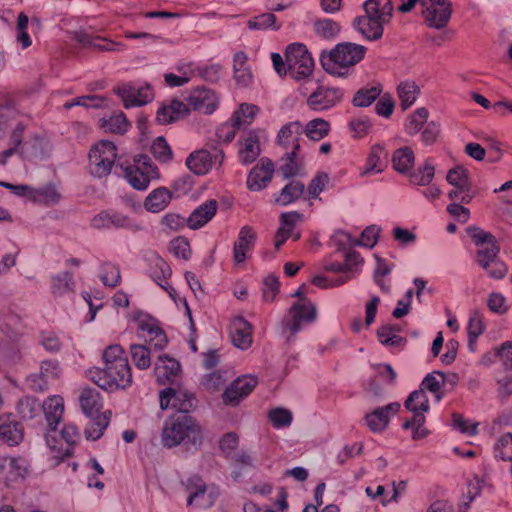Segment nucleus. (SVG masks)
<instances>
[{
  "label": "nucleus",
  "instance_id": "nucleus-27",
  "mask_svg": "<svg viewBox=\"0 0 512 512\" xmlns=\"http://www.w3.org/2000/svg\"><path fill=\"white\" fill-rule=\"evenodd\" d=\"M387 152L380 144L372 146L361 176L381 173L386 166Z\"/></svg>",
  "mask_w": 512,
  "mask_h": 512
},
{
  "label": "nucleus",
  "instance_id": "nucleus-51",
  "mask_svg": "<svg viewBox=\"0 0 512 512\" xmlns=\"http://www.w3.org/2000/svg\"><path fill=\"white\" fill-rule=\"evenodd\" d=\"M131 358L134 365L142 370L148 369L151 365L150 350L145 345L133 344L130 347Z\"/></svg>",
  "mask_w": 512,
  "mask_h": 512
},
{
  "label": "nucleus",
  "instance_id": "nucleus-6",
  "mask_svg": "<svg viewBox=\"0 0 512 512\" xmlns=\"http://www.w3.org/2000/svg\"><path fill=\"white\" fill-rule=\"evenodd\" d=\"M88 378L97 386L106 391H115L126 389L132 383V373L129 364H127V373L120 369L94 368L88 371Z\"/></svg>",
  "mask_w": 512,
  "mask_h": 512
},
{
  "label": "nucleus",
  "instance_id": "nucleus-32",
  "mask_svg": "<svg viewBox=\"0 0 512 512\" xmlns=\"http://www.w3.org/2000/svg\"><path fill=\"white\" fill-rule=\"evenodd\" d=\"M187 112L188 108L183 102L172 100L170 104L158 109L156 119L160 124H168L186 115Z\"/></svg>",
  "mask_w": 512,
  "mask_h": 512
},
{
  "label": "nucleus",
  "instance_id": "nucleus-29",
  "mask_svg": "<svg viewBox=\"0 0 512 512\" xmlns=\"http://www.w3.org/2000/svg\"><path fill=\"white\" fill-rule=\"evenodd\" d=\"M103 362V368L110 366V370L118 368L127 373L128 359L125 356L124 349L118 344L110 345L104 350Z\"/></svg>",
  "mask_w": 512,
  "mask_h": 512
},
{
  "label": "nucleus",
  "instance_id": "nucleus-54",
  "mask_svg": "<svg viewBox=\"0 0 512 512\" xmlns=\"http://www.w3.org/2000/svg\"><path fill=\"white\" fill-rule=\"evenodd\" d=\"M60 435L67 444V447L63 450V457H69L72 454L73 446L79 442L80 433L75 425L66 424L63 426Z\"/></svg>",
  "mask_w": 512,
  "mask_h": 512
},
{
  "label": "nucleus",
  "instance_id": "nucleus-55",
  "mask_svg": "<svg viewBox=\"0 0 512 512\" xmlns=\"http://www.w3.org/2000/svg\"><path fill=\"white\" fill-rule=\"evenodd\" d=\"M498 253L499 247L496 245V242L490 243V245L478 250L476 261L484 270H488L490 264L498 260Z\"/></svg>",
  "mask_w": 512,
  "mask_h": 512
},
{
  "label": "nucleus",
  "instance_id": "nucleus-20",
  "mask_svg": "<svg viewBox=\"0 0 512 512\" xmlns=\"http://www.w3.org/2000/svg\"><path fill=\"white\" fill-rule=\"evenodd\" d=\"M303 215L297 211L284 212L280 216V227L276 231L274 246L279 250L292 235L297 223L301 222Z\"/></svg>",
  "mask_w": 512,
  "mask_h": 512
},
{
  "label": "nucleus",
  "instance_id": "nucleus-58",
  "mask_svg": "<svg viewBox=\"0 0 512 512\" xmlns=\"http://www.w3.org/2000/svg\"><path fill=\"white\" fill-rule=\"evenodd\" d=\"M380 93L381 89L378 86H373L369 89H361L355 94L353 104L359 107H367L376 100Z\"/></svg>",
  "mask_w": 512,
  "mask_h": 512
},
{
  "label": "nucleus",
  "instance_id": "nucleus-64",
  "mask_svg": "<svg viewBox=\"0 0 512 512\" xmlns=\"http://www.w3.org/2000/svg\"><path fill=\"white\" fill-rule=\"evenodd\" d=\"M152 277L154 281L161 287H164L163 282L170 277L171 269L169 265L160 257L154 259V267Z\"/></svg>",
  "mask_w": 512,
  "mask_h": 512
},
{
  "label": "nucleus",
  "instance_id": "nucleus-38",
  "mask_svg": "<svg viewBox=\"0 0 512 512\" xmlns=\"http://www.w3.org/2000/svg\"><path fill=\"white\" fill-rule=\"evenodd\" d=\"M401 328L397 324H386L377 331L379 341L387 347H401L406 340L399 335Z\"/></svg>",
  "mask_w": 512,
  "mask_h": 512
},
{
  "label": "nucleus",
  "instance_id": "nucleus-42",
  "mask_svg": "<svg viewBox=\"0 0 512 512\" xmlns=\"http://www.w3.org/2000/svg\"><path fill=\"white\" fill-rule=\"evenodd\" d=\"M172 407L179 414H188L196 407V399L194 395L187 390H174L172 395Z\"/></svg>",
  "mask_w": 512,
  "mask_h": 512
},
{
  "label": "nucleus",
  "instance_id": "nucleus-56",
  "mask_svg": "<svg viewBox=\"0 0 512 512\" xmlns=\"http://www.w3.org/2000/svg\"><path fill=\"white\" fill-rule=\"evenodd\" d=\"M102 127L106 131L121 134L127 130L128 121L123 112H118L111 115L108 119H104Z\"/></svg>",
  "mask_w": 512,
  "mask_h": 512
},
{
  "label": "nucleus",
  "instance_id": "nucleus-61",
  "mask_svg": "<svg viewBox=\"0 0 512 512\" xmlns=\"http://www.w3.org/2000/svg\"><path fill=\"white\" fill-rule=\"evenodd\" d=\"M120 271L117 266L105 263L101 267L100 279L105 286L115 287L120 283Z\"/></svg>",
  "mask_w": 512,
  "mask_h": 512
},
{
  "label": "nucleus",
  "instance_id": "nucleus-46",
  "mask_svg": "<svg viewBox=\"0 0 512 512\" xmlns=\"http://www.w3.org/2000/svg\"><path fill=\"white\" fill-rule=\"evenodd\" d=\"M398 96L403 110L409 108L417 99L419 87L413 81H404L398 85Z\"/></svg>",
  "mask_w": 512,
  "mask_h": 512
},
{
  "label": "nucleus",
  "instance_id": "nucleus-43",
  "mask_svg": "<svg viewBox=\"0 0 512 512\" xmlns=\"http://www.w3.org/2000/svg\"><path fill=\"white\" fill-rule=\"evenodd\" d=\"M404 406L414 415H424V413L429 410V400L425 391L421 388L410 393L404 403Z\"/></svg>",
  "mask_w": 512,
  "mask_h": 512
},
{
  "label": "nucleus",
  "instance_id": "nucleus-2",
  "mask_svg": "<svg viewBox=\"0 0 512 512\" xmlns=\"http://www.w3.org/2000/svg\"><path fill=\"white\" fill-rule=\"evenodd\" d=\"M366 53L362 45L343 42L337 44L329 52L323 51L320 55V63L323 69L334 76L345 77L351 67L360 62Z\"/></svg>",
  "mask_w": 512,
  "mask_h": 512
},
{
  "label": "nucleus",
  "instance_id": "nucleus-40",
  "mask_svg": "<svg viewBox=\"0 0 512 512\" xmlns=\"http://www.w3.org/2000/svg\"><path fill=\"white\" fill-rule=\"evenodd\" d=\"M410 183L418 186H428L435 175V167L430 159L420 165L416 170L408 172Z\"/></svg>",
  "mask_w": 512,
  "mask_h": 512
},
{
  "label": "nucleus",
  "instance_id": "nucleus-8",
  "mask_svg": "<svg viewBox=\"0 0 512 512\" xmlns=\"http://www.w3.org/2000/svg\"><path fill=\"white\" fill-rule=\"evenodd\" d=\"M127 182L137 190H145L153 179L159 178L158 168L151 158L139 155L135 158L134 165L125 169Z\"/></svg>",
  "mask_w": 512,
  "mask_h": 512
},
{
  "label": "nucleus",
  "instance_id": "nucleus-12",
  "mask_svg": "<svg viewBox=\"0 0 512 512\" xmlns=\"http://www.w3.org/2000/svg\"><path fill=\"white\" fill-rule=\"evenodd\" d=\"M91 227L98 230L129 229L139 230L140 227L127 215L109 209L96 214L91 220Z\"/></svg>",
  "mask_w": 512,
  "mask_h": 512
},
{
  "label": "nucleus",
  "instance_id": "nucleus-10",
  "mask_svg": "<svg viewBox=\"0 0 512 512\" xmlns=\"http://www.w3.org/2000/svg\"><path fill=\"white\" fill-rule=\"evenodd\" d=\"M187 490L189 491L187 504H194L199 508L211 507L220 494L217 486H207L203 480L198 477L188 479Z\"/></svg>",
  "mask_w": 512,
  "mask_h": 512
},
{
  "label": "nucleus",
  "instance_id": "nucleus-48",
  "mask_svg": "<svg viewBox=\"0 0 512 512\" xmlns=\"http://www.w3.org/2000/svg\"><path fill=\"white\" fill-rule=\"evenodd\" d=\"M376 267L373 274L374 282L379 286V288L388 292L390 290V285L387 281L384 280V277L390 274L393 266L390 265L386 260L376 256Z\"/></svg>",
  "mask_w": 512,
  "mask_h": 512
},
{
  "label": "nucleus",
  "instance_id": "nucleus-19",
  "mask_svg": "<svg viewBox=\"0 0 512 512\" xmlns=\"http://www.w3.org/2000/svg\"><path fill=\"white\" fill-rule=\"evenodd\" d=\"M230 336L237 348L247 349L252 344V325L242 316H236L230 324Z\"/></svg>",
  "mask_w": 512,
  "mask_h": 512
},
{
  "label": "nucleus",
  "instance_id": "nucleus-7",
  "mask_svg": "<svg viewBox=\"0 0 512 512\" xmlns=\"http://www.w3.org/2000/svg\"><path fill=\"white\" fill-rule=\"evenodd\" d=\"M288 74L296 79L309 77L314 68V61L307 48L301 43L290 44L285 53Z\"/></svg>",
  "mask_w": 512,
  "mask_h": 512
},
{
  "label": "nucleus",
  "instance_id": "nucleus-23",
  "mask_svg": "<svg viewBox=\"0 0 512 512\" xmlns=\"http://www.w3.org/2000/svg\"><path fill=\"white\" fill-rule=\"evenodd\" d=\"M217 201L207 200L198 206L187 218V224L191 229H198L208 223L216 214Z\"/></svg>",
  "mask_w": 512,
  "mask_h": 512
},
{
  "label": "nucleus",
  "instance_id": "nucleus-22",
  "mask_svg": "<svg viewBox=\"0 0 512 512\" xmlns=\"http://www.w3.org/2000/svg\"><path fill=\"white\" fill-rule=\"evenodd\" d=\"M42 409L45 414L47 425L50 432H55L57 425L61 422L64 413V401L60 396H51L43 404Z\"/></svg>",
  "mask_w": 512,
  "mask_h": 512
},
{
  "label": "nucleus",
  "instance_id": "nucleus-34",
  "mask_svg": "<svg viewBox=\"0 0 512 512\" xmlns=\"http://www.w3.org/2000/svg\"><path fill=\"white\" fill-rule=\"evenodd\" d=\"M61 198V190L54 183H47L41 187L34 188V202L52 206L58 204Z\"/></svg>",
  "mask_w": 512,
  "mask_h": 512
},
{
  "label": "nucleus",
  "instance_id": "nucleus-47",
  "mask_svg": "<svg viewBox=\"0 0 512 512\" xmlns=\"http://www.w3.org/2000/svg\"><path fill=\"white\" fill-rule=\"evenodd\" d=\"M41 408V403L31 396L23 397L17 404V411L23 419H33L39 414Z\"/></svg>",
  "mask_w": 512,
  "mask_h": 512
},
{
  "label": "nucleus",
  "instance_id": "nucleus-49",
  "mask_svg": "<svg viewBox=\"0 0 512 512\" xmlns=\"http://www.w3.org/2000/svg\"><path fill=\"white\" fill-rule=\"evenodd\" d=\"M258 111V107L253 104H242L237 111L234 112L232 118L235 120L238 128L245 129L250 125Z\"/></svg>",
  "mask_w": 512,
  "mask_h": 512
},
{
  "label": "nucleus",
  "instance_id": "nucleus-60",
  "mask_svg": "<svg viewBox=\"0 0 512 512\" xmlns=\"http://www.w3.org/2000/svg\"><path fill=\"white\" fill-rule=\"evenodd\" d=\"M153 156L162 163H166L172 158V151L163 137L156 138L151 145Z\"/></svg>",
  "mask_w": 512,
  "mask_h": 512
},
{
  "label": "nucleus",
  "instance_id": "nucleus-17",
  "mask_svg": "<svg viewBox=\"0 0 512 512\" xmlns=\"http://www.w3.org/2000/svg\"><path fill=\"white\" fill-rule=\"evenodd\" d=\"M400 407L398 402H392L386 406L376 408L366 414L364 417L365 424L372 432H381L387 427L390 417L398 413Z\"/></svg>",
  "mask_w": 512,
  "mask_h": 512
},
{
  "label": "nucleus",
  "instance_id": "nucleus-57",
  "mask_svg": "<svg viewBox=\"0 0 512 512\" xmlns=\"http://www.w3.org/2000/svg\"><path fill=\"white\" fill-rule=\"evenodd\" d=\"M314 29L319 36L325 39L335 38L340 31L339 25L331 19H322L316 21L314 24Z\"/></svg>",
  "mask_w": 512,
  "mask_h": 512
},
{
  "label": "nucleus",
  "instance_id": "nucleus-31",
  "mask_svg": "<svg viewBox=\"0 0 512 512\" xmlns=\"http://www.w3.org/2000/svg\"><path fill=\"white\" fill-rule=\"evenodd\" d=\"M23 438L22 426L9 418H0V439L9 446H15Z\"/></svg>",
  "mask_w": 512,
  "mask_h": 512
},
{
  "label": "nucleus",
  "instance_id": "nucleus-45",
  "mask_svg": "<svg viewBox=\"0 0 512 512\" xmlns=\"http://www.w3.org/2000/svg\"><path fill=\"white\" fill-rule=\"evenodd\" d=\"M91 420L85 428V435L88 440L99 439L109 424V416L107 413L89 417Z\"/></svg>",
  "mask_w": 512,
  "mask_h": 512
},
{
  "label": "nucleus",
  "instance_id": "nucleus-62",
  "mask_svg": "<svg viewBox=\"0 0 512 512\" xmlns=\"http://www.w3.org/2000/svg\"><path fill=\"white\" fill-rule=\"evenodd\" d=\"M276 17L272 13L258 15L248 21V27L253 30H264L273 27L275 30L280 26L275 25Z\"/></svg>",
  "mask_w": 512,
  "mask_h": 512
},
{
  "label": "nucleus",
  "instance_id": "nucleus-50",
  "mask_svg": "<svg viewBox=\"0 0 512 512\" xmlns=\"http://www.w3.org/2000/svg\"><path fill=\"white\" fill-rule=\"evenodd\" d=\"M329 131V124L321 118H316L309 121L305 127L306 136L314 141H319L324 138Z\"/></svg>",
  "mask_w": 512,
  "mask_h": 512
},
{
  "label": "nucleus",
  "instance_id": "nucleus-24",
  "mask_svg": "<svg viewBox=\"0 0 512 512\" xmlns=\"http://www.w3.org/2000/svg\"><path fill=\"white\" fill-rule=\"evenodd\" d=\"M26 463L22 458L0 457V477L13 482L26 474Z\"/></svg>",
  "mask_w": 512,
  "mask_h": 512
},
{
  "label": "nucleus",
  "instance_id": "nucleus-59",
  "mask_svg": "<svg viewBox=\"0 0 512 512\" xmlns=\"http://www.w3.org/2000/svg\"><path fill=\"white\" fill-rule=\"evenodd\" d=\"M295 156L296 153H292V151H286L282 157V164L279 170L284 178L300 175L301 169L298 163L295 161Z\"/></svg>",
  "mask_w": 512,
  "mask_h": 512
},
{
  "label": "nucleus",
  "instance_id": "nucleus-21",
  "mask_svg": "<svg viewBox=\"0 0 512 512\" xmlns=\"http://www.w3.org/2000/svg\"><path fill=\"white\" fill-rule=\"evenodd\" d=\"M303 133V126L299 121H293L284 125L278 133V144L286 151L296 153L299 149V138Z\"/></svg>",
  "mask_w": 512,
  "mask_h": 512
},
{
  "label": "nucleus",
  "instance_id": "nucleus-13",
  "mask_svg": "<svg viewBox=\"0 0 512 512\" xmlns=\"http://www.w3.org/2000/svg\"><path fill=\"white\" fill-rule=\"evenodd\" d=\"M224 160V152L220 149H214L209 152L206 149H200L192 152L186 159L187 168L196 175L206 174L213 166L221 165Z\"/></svg>",
  "mask_w": 512,
  "mask_h": 512
},
{
  "label": "nucleus",
  "instance_id": "nucleus-63",
  "mask_svg": "<svg viewBox=\"0 0 512 512\" xmlns=\"http://www.w3.org/2000/svg\"><path fill=\"white\" fill-rule=\"evenodd\" d=\"M269 419L276 428L287 427L292 422V413L284 408H275L269 412Z\"/></svg>",
  "mask_w": 512,
  "mask_h": 512
},
{
  "label": "nucleus",
  "instance_id": "nucleus-14",
  "mask_svg": "<svg viewBox=\"0 0 512 512\" xmlns=\"http://www.w3.org/2000/svg\"><path fill=\"white\" fill-rule=\"evenodd\" d=\"M342 98V92L336 88L319 86L307 98L310 109L321 112L335 106Z\"/></svg>",
  "mask_w": 512,
  "mask_h": 512
},
{
  "label": "nucleus",
  "instance_id": "nucleus-44",
  "mask_svg": "<svg viewBox=\"0 0 512 512\" xmlns=\"http://www.w3.org/2000/svg\"><path fill=\"white\" fill-rule=\"evenodd\" d=\"M304 192V184L300 181H291L285 185L279 196L276 198V202L282 206H286L299 199Z\"/></svg>",
  "mask_w": 512,
  "mask_h": 512
},
{
  "label": "nucleus",
  "instance_id": "nucleus-36",
  "mask_svg": "<svg viewBox=\"0 0 512 512\" xmlns=\"http://www.w3.org/2000/svg\"><path fill=\"white\" fill-rule=\"evenodd\" d=\"M80 405L87 417H94L99 414L102 408L101 397L95 389H84L80 395Z\"/></svg>",
  "mask_w": 512,
  "mask_h": 512
},
{
  "label": "nucleus",
  "instance_id": "nucleus-35",
  "mask_svg": "<svg viewBox=\"0 0 512 512\" xmlns=\"http://www.w3.org/2000/svg\"><path fill=\"white\" fill-rule=\"evenodd\" d=\"M171 200L168 189L161 187L153 190L145 199L144 207L147 211L158 213L164 210Z\"/></svg>",
  "mask_w": 512,
  "mask_h": 512
},
{
  "label": "nucleus",
  "instance_id": "nucleus-37",
  "mask_svg": "<svg viewBox=\"0 0 512 512\" xmlns=\"http://www.w3.org/2000/svg\"><path fill=\"white\" fill-rule=\"evenodd\" d=\"M415 161V155L410 147H401L392 155L393 168L400 174H408Z\"/></svg>",
  "mask_w": 512,
  "mask_h": 512
},
{
  "label": "nucleus",
  "instance_id": "nucleus-4",
  "mask_svg": "<svg viewBox=\"0 0 512 512\" xmlns=\"http://www.w3.org/2000/svg\"><path fill=\"white\" fill-rule=\"evenodd\" d=\"M303 295L302 286L293 294L299 299L291 305L288 315L283 320L284 329L291 335L298 333L306 324L313 323L317 316L316 306Z\"/></svg>",
  "mask_w": 512,
  "mask_h": 512
},
{
  "label": "nucleus",
  "instance_id": "nucleus-39",
  "mask_svg": "<svg viewBox=\"0 0 512 512\" xmlns=\"http://www.w3.org/2000/svg\"><path fill=\"white\" fill-rule=\"evenodd\" d=\"M75 281L70 272H61L51 278V292L55 297H61L73 293Z\"/></svg>",
  "mask_w": 512,
  "mask_h": 512
},
{
  "label": "nucleus",
  "instance_id": "nucleus-18",
  "mask_svg": "<svg viewBox=\"0 0 512 512\" xmlns=\"http://www.w3.org/2000/svg\"><path fill=\"white\" fill-rule=\"evenodd\" d=\"M274 165L269 159H261L249 173L247 186L250 190L259 191L272 180Z\"/></svg>",
  "mask_w": 512,
  "mask_h": 512
},
{
  "label": "nucleus",
  "instance_id": "nucleus-53",
  "mask_svg": "<svg viewBox=\"0 0 512 512\" xmlns=\"http://www.w3.org/2000/svg\"><path fill=\"white\" fill-rule=\"evenodd\" d=\"M494 454L496 458L503 461L512 460V434L505 433L498 438L494 445Z\"/></svg>",
  "mask_w": 512,
  "mask_h": 512
},
{
  "label": "nucleus",
  "instance_id": "nucleus-52",
  "mask_svg": "<svg viewBox=\"0 0 512 512\" xmlns=\"http://www.w3.org/2000/svg\"><path fill=\"white\" fill-rule=\"evenodd\" d=\"M447 182L461 190H469L471 185L468 177V172L461 166L450 169L446 175Z\"/></svg>",
  "mask_w": 512,
  "mask_h": 512
},
{
  "label": "nucleus",
  "instance_id": "nucleus-30",
  "mask_svg": "<svg viewBox=\"0 0 512 512\" xmlns=\"http://www.w3.org/2000/svg\"><path fill=\"white\" fill-rule=\"evenodd\" d=\"M180 371V364L177 360L168 355H160L155 364V375L158 382L164 384Z\"/></svg>",
  "mask_w": 512,
  "mask_h": 512
},
{
  "label": "nucleus",
  "instance_id": "nucleus-5",
  "mask_svg": "<svg viewBox=\"0 0 512 512\" xmlns=\"http://www.w3.org/2000/svg\"><path fill=\"white\" fill-rule=\"evenodd\" d=\"M117 158V149L114 143L102 140L96 143L89 152V171L98 178L110 174Z\"/></svg>",
  "mask_w": 512,
  "mask_h": 512
},
{
  "label": "nucleus",
  "instance_id": "nucleus-15",
  "mask_svg": "<svg viewBox=\"0 0 512 512\" xmlns=\"http://www.w3.org/2000/svg\"><path fill=\"white\" fill-rule=\"evenodd\" d=\"M258 381L253 375L238 377L225 390L223 401L228 405H237L240 400L248 396L256 387Z\"/></svg>",
  "mask_w": 512,
  "mask_h": 512
},
{
  "label": "nucleus",
  "instance_id": "nucleus-41",
  "mask_svg": "<svg viewBox=\"0 0 512 512\" xmlns=\"http://www.w3.org/2000/svg\"><path fill=\"white\" fill-rule=\"evenodd\" d=\"M363 259L355 251H349L345 254V261L343 262L345 276H339L334 285H342L348 280L355 277L359 271V267L362 265Z\"/></svg>",
  "mask_w": 512,
  "mask_h": 512
},
{
  "label": "nucleus",
  "instance_id": "nucleus-28",
  "mask_svg": "<svg viewBox=\"0 0 512 512\" xmlns=\"http://www.w3.org/2000/svg\"><path fill=\"white\" fill-rule=\"evenodd\" d=\"M138 329L147 333L149 342L155 349L161 350L166 346L167 338L164 331L159 328L152 319H139Z\"/></svg>",
  "mask_w": 512,
  "mask_h": 512
},
{
  "label": "nucleus",
  "instance_id": "nucleus-11",
  "mask_svg": "<svg viewBox=\"0 0 512 512\" xmlns=\"http://www.w3.org/2000/svg\"><path fill=\"white\" fill-rule=\"evenodd\" d=\"M420 5L428 26L442 29L449 22L452 10L448 0H421Z\"/></svg>",
  "mask_w": 512,
  "mask_h": 512
},
{
  "label": "nucleus",
  "instance_id": "nucleus-33",
  "mask_svg": "<svg viewBox=\"0 0 512 512\" xmlns=\"http://www.w3.org/2000/svg\"><path fill=\"white\" fill-rule=\"evenodd\" d=\"M233 70L234 78L238 85L247 87L252 83V72L247 63V55L244 52H237L234 55Z\"/></svg>",
  "mask_w": 512,
  "mask_h": 512
},
{
  "label": "nucleus",
  "instance_id": "nucleus-16",
  "mask_svg": "<svg viewBox=\"0 0 512 512\" xmlns=\"http://www.w3.org/2000/svg\"><path fill=\"white\" fill-rule=\"evenodd\" d=\"M188 105L193 109L204 114H212L218 104L215 93L205 87H197L193 89L188 98Z\"/></svg>",
  "mask_w": 512,
  "mask_h": 512
},
{
  "label": "nucleus",
  "instance_id": "nucleus-26",
  "mask_svg": "<svg viewBox=\"0 0 512 512\" xmlns=\"http://www.w3.org/2000/svg\"><path fill=\"white\" fill-rule=\"evenodd\" d=\"M261 153L259 137L256 132L251 131L243 139L239 151L238 158L243 165L253 163Z\"/></svg>",
  "mask_w": 512,
  "mask_h": 512
},
{
  "label": "nucleus",
  "instance_id": "nucleus-1",
  "mask_svg": "<svg viewBox=\"0 0 512 512\" xmlns=\"http://www.w3.org/2000/svg\"><path fill=\"white\" fill-rule=\"evenodd\" d=\"M202 441L200 427L188 414H176L164 423L162 429V444L172 448L182 442L187 448L197 449Z\"/></svg>",
  "mask_w": 512,
  "mask_h": 512
},
{
  "label": "nucleus",
  "instance_id": "nucleus-25",
  "mask_svg": "<svg viewBox=\"0 0 512 512\" xmlns=\"http://www.w3.org/2000/svg\"><path fill=\"white\" fill-rule=\"evenodd\" d=\"M255 239L256 236L251 227L244 226L241 228L233 248L236 263H243L246 260L247 253L252 250Z\"/></svg>",
  "mask_w": 512,
  "mask_h": 512
},
{
  "label": "nucleus",
  "instance_id": "nucleus-9",
  "mask_svg": "<svg viewBox=\"0 0 512 512\" xmlns=\"http://www.w3.org/2000/svg\"><path fill=\"white\" fill-rule=\"evenodd\" d=\"M114 91L122 99L125 108L145 105L154 98L153 89L148 83H122Z\"/></svg>",
  "mask_w": 512,
  "mask_h": 512
},
{
  "label": "nucleus",
  "instance_id": "nucleus-3",
  "mask_svg": "<svg viewBox=\"0 0 512 512\" xmlns=\"http://www.w3.org/2000/svg\"><path fill=\"white\" fill-rule=\"evenodd\" d=\"M366 16L354 20L353 26L368 40H378L383 35V25L392 17L391 0H367L364 3Z\"/></svg>",
  "mask_w": 512,
  "mask_h": 512
}]
</instances>
